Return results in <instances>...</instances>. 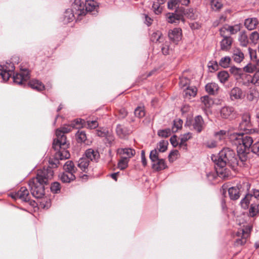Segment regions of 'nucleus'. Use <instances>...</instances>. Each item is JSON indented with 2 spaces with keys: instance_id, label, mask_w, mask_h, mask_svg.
<instances>
[{
  "instance_id": "nucleus-1",
  "label": "nucleus",
  "mask_w": 259,
  "mask_h": 259,
  "mask_svg": "<svg viewBox=\"0 0 259 259\" xmlns=\"http://www.w3.org/2000/svg\"><path fill=\"white\" fill-rule=\"evenodd\" d=\"M230 139L232 144L237 147V154L230 148H224L217 155L211 156L212 161L218 167L215 168L217 173L224 178L228 175L227 169L224 168L226 166L228 165L234 169L237 166H244L247 160V157L244 155L245 149L250 146L252 141L251 138L246 136L242 138L237 133L231 135Z\"/></svg>"
},
{
  "instance_id": "nucleus-2",
  "label": "nucleus",
  "mask_w": 259,
  "mask_h": 259,
  "mask_svg": "<svg viewBox=\"0 0 259 259\" xmlns=\"http://www.w3.org/2000/svg\"><path fill=\"white\" fill-rule=\"evenodd\" d=\"M74 128H75V124L71 123L69 125H65L56 130L52 143V148L56 152L53 158H50V176L53 175V171L50 169L57 167L60 164V160H65L70 158V154L67 150L70 144L67 141V138L65 134L69 133Z\"/></svg>"
},
{
  "instance_id": "nucleus-3",
  "label": "nucleus",
  "mask_w": 259,
  "mask_h": 259,
  "mask_svg": "<svg viewBox=\"0 0 259 259\" xmlns=\"http://www.w3.org/2000/svg\"><path fill=\"white\" fill-rule=\"evenodd\" d=\"M48 169L38 171L37 176L32 178L29 182V186L31 194L36 198H41L45 195V185L49 181Z\"/></svg>"
},
{
  "instance_id": "nucleus-4",
  "label": "nucleus",
  "mask_w": 259,
  "mask_h": 259,
  "mask_svg": "<svg viewBox=\"0 0 259 259\" xmlns=\"http://www.w3.org/2000/svg\"><path fill=\"white\" fill-rule=\"evenodd\" d=\"M72 7L75 10L78 19H81V16L87 13L92 15H96L98 14V6L97 3L94 0L87 1L85 4L81 0H74Z\"/></svg>"
},
{
  "instance_id": "nucleus-5",
  "label": "nucleus",
  "mask_w": 259,
  "mask_h": 259,
  "mask_svg": "<svg viewBox=\"0 0 259 259\" xmlns=\"http://www.w3.org/2000/svg\"><path fill=\"white\" fill-rule=\"evenodd\" d=\"M185 126L198 133H201L205 126L204 121L201 115L196 116L192 120H187Z\"/></svg>"
},
{
  "instance_id": "nucleus-6",
  "label": "nucleus",
  "mask_w": 259,
  "mask_h": 259,
  "mask_svg": "<svg viewBox=\"0 0 259 259\" xmlns=\"http://www.w3.org/2000/svg\"><path fill=\"white\" fill-rule=\"evenodd\" d=\"M239 128L241 130L245 132V134H251L255 132L254 129L251 128L250 117L249 113H245L242 115L241 121L239 123Z\"/></svg>"
},
{
  "instance_id": "nucleus-7",
  "label": "nucleus",
  "mask_w": 259,
  "mask_h": 259,
  "mask_svg": "<svg viewBox=\"0 0 259 259\" xmlns=\"http://www.w3.org/2000/svg\"><path fill=\"white\" fill-rule=\"evenodd\" d=\"M0 75L4 81H7L12 75L15 70V67L13 63H7L5 64L0 65Z\"/></svg>"
},
{
  "instance_id": "nucleus-8",
  "label": "nucleus",
  "mask_w": 259,
  "mask_h": 259,
  "mask_svg": "<svg viewBox=\"0 0 259 259\" xmlns=\"http://www.w3.org/2000/svg\"><path fill=\"white\" fill-rule=\"evenodd\" d=\"M247 186V183H243V184H238L235 187L230 188L228 189V193L230 199L233 200L238 199L244 191V187Z\"/></svg>"
},
{
  "instance_id": "nucleus-9",
  "label": "nucleus",
  "mask_w": 259,
  "mask_h": 259,
  "mask_svg": "<svg viewBox=\"0 0 259 259\" xmlns=\"http://www.w3.org/2000/svg\"><path fill=\"white\" fill-rule=\"evenodd\" d=\"M221 116L223 118L230 120L235 119L237 115V112L232 106H224L220 110Z\"/></svg>"
},
{
  "instance_id": "nucleus-10",
  "label": "nucleus",
  "mask_w": 259,
  "mask_h": 259,
  "mask_svg": "<svg viewBox=\"0 0 259 259\" xmlns=\"http://www.w3.org/2000/svg\"><path fill=\"white\" fill-rule=\"evenodd\" d=\"M75 18L77 20L80 19L77 18L78 17L76 14L75 10L73 8L72 5L71 8L67 9L65 10L61 19L62 22L66 24L73 21Z\"/></svg>"
},
{
  "instance_id": "nucleus-11",
  "label": "nucleus",
  "mask_w": 259,
  "mask_h": 259,
  "mask_svg": "<svg viewBox=\"0 0 259 259\" xmlns=\"http://www.w3.org/2000/svg\"><path fill=\"white\" fill-rule=\"evenodd\" d=\"M29 72L28 69H21L19 73L13 75V80L18 84H22L24 82L29 79Z\"/></svg>"
},
{
  "instance_id": "nucleus-12",
  "label": "nucleus",
  "mask_w": 259,
  "mask_h": 259,
  "mask_svg": "<svg viewBox=\"0 0 259 259\" xmlns=\"http://www.w3.org/2000/svg\"><path fill=\"white\" fill-rule=\"evenodd\" d=\"M11 196L14 199H20L25 202L29 201L30 199L28 190L24 187H21L18 192L12 193Z\"/></svg>"
},
{
  "instance_id": "nucleus-13",
  "label": "nucleus",
  "mask_w": 259,
  "mask_h": 259,
  "mask_svg": "<svg viewBox=\"0 0 259 259\" xmlns=\"http://www.w3.org/2000/svg\"><path fill=\"white\" fill-rule=\"evenodd\" d=\"M238 135L241 136L242 138H243L246 136L251 138L252 140L250 146L247 148V149H245L246 152L244 153L245 156L247 157V154L249 153V151H251L252 153L259 156V141L253 143V138L248 134H244V133H238Z\"/></svg>"
},
{
  "instance_id": "nucleus-14",
  "label": "nucleus",
  "mask_w": 259,
  "mask_h": 259,
  "mask_svg": "<svg viewBox=\"0 0 259 259\" xmlns=\"http://www.w3.org/2000/svg\"><path fill=\"white\" fill-rule=\"evenodd\" d=\"M182 13L180 9H178L175 10L174 13H168L166 14V20L169 23H175L177 24L180 22L181 20L183 22H184V19L182 18Z\"/></svg>"
},
{
  "instance_id": "nucleus-15",
  "label": "nucleus",
  "mask_w": 259,
  "mask_h": 259,
  "mask_svg": "<svg viewBox=\"0 0 259 259\" xmlns=\"http://www.w3.org/2000/svg\"><path fill=\"white\" fill-rule=\"evenodd\" d=\"M168 36L170 41L177 44L181 39L182 30L180 28H176L172 30H170Z\"/></svg>"
},
{
  "instance_id": "nucleus-16",
  "label": "nucleus",
  "mask_w": 259,
  "mask_h": 259,
  "mask_svg": "<svg viewBox=\"0 0 259 259\" xmlns=\"http://www.w3.org/2000/svg\"><path fill=\"white\" fill-rule=\"evenodd\" d=\"M230 97L231 100L242 99L244 97L242 90L238 87L233 88L230 92Z\"/></svg>"
},
{
  "instance_id": "nucleus-17",
  "label": "nucleus",
  "mask_w": 259,
  "mask_h": 259,
  "mask_svg": "<svg viewBox=\"0 0 259 259\" xmlns=\"http://www.w3.org/2000/svg\"><path fill=\"white\" fill-rule=\"evenodd\" d=\"M85 158H87L90 161L97 162L99 157L100 154L97 150H94L92 149H89L86 150L85 152Z\"/></svg>"
},
{
  "instance_id": "nucleus-18",
  "label": "nucleus",
  "mask_w": 259,
  "mask_h": 259,
  "mask_svg": "<svg viewBox=\"0 0 259 259\" xmlns=\"http://www.w3.org/2000/svg\"><path fill=\"white\" fill-rule=\"evenodd\" d=\"M258 23V19L256 18H247L244 21V25L245 27L249 30H252L255 29Z\"/></svg>"
},
{
  "instance_id": "nucleus-19",
  "label": "nucleus",
  "mask_w": 259,
  "mask_h": 259,
  "mask_svg": "<svg viewBox=\"0 0 259 259\" xmlns=\"http://www.w3.org/2000/svg\"><path fill=\"white\" fill-rule=\"evenodd\" d=\"M259 215V203L253 200L249 208L248 215L250 217L254 218Z\"/></svg>"
},
{
  "instance_id": "nucleus-20",
  "label": "nucleus",
  "mask_w": 259,
  "mask_h": 259,
  "mask_svg": "<svg viewBox=\"0 0 259 259\" xmlns=\"http://www.w3.org/2000/svg\"><path fill=\"white\" fill-rule=\"evenodd\" d=\"M152 166L156 171L163 170L167 167L165 160L162 158H160L158 160L153 162Z\"/></svg>"
},
{
  "instance_id": "nucleus-21",
  "label": "nucleus",
  "mask_w": 259,
  "mask_h": 259,
  "mask_svg": "<svg viewBox=\"0 0 259 259\" xmlns=\"http://www.w3.org/2000/svg\"><path fill=\"white\" fill-rule=\"evenodd\" d=\"M116 132L117 135L121 138H123L130 134V131L126 127L120 124L117 125Z\"/></svg>"
},
{
  "instance_id": "nucleus-22",
  "label": "nucleus",
  "mask_w": 259,
  "mask_h": 259,
  "mask_svg": "<svg viewBox=\"0 0 259 259\" xmlns=\"http://www.w3.org/2000/svg\"><path fill=\"white\" fill-rule=\"evenodd\" d=\"M65 172L74 175L76 171V168L72 160L66 161L63 165Z\"/></svg>"
},
{
  "instance_id": "nucleus-23",
  "label": "nucleus",
  "mask_w": 259,
  "mask_h": 259,
  "mask_svg": "<svg viewBox=\"0 0 259 259\" xmlns=\"http://www.w3.org/2000/svg\"><path fill=\"white\" fill-rule=\"evenodd\" d=\"M180 11L182 12V18L184 19V16H185L187 18H189L191 19H195V14L194 13V9L192 8H189L185 9L183 7H181L180 8Z\"/></svg>"
},
{
  "instance_id": "nucleus-24",
  "label": "nucleus",
  "mask_w": 259,
  "mask_h": 259,
  "mask_svg": "<svg viewBox=\"0 0 259 259\" xmlns=\"http://www.w3.org/2000/svg\"><path fill=\"white\" fill-rule=\"evenodd\" d=\"M219 86L215 82L208 83L205 85V90L209 95H214L219 90Z\"/></svg>"
},
{
  "instance_id": "nucleus-25",
  "label": "nucleus",
  "mask_w": 259,
  "mask_h": 259,
  "mask_svg": "<svg viewBox=\"0 0 259 259\" xmlns=\"http://www.w3.org/2000/svg\"><path fill=\"white\" fill-rule=\"evenodd\" d=\"M233 41L231 36L225 37L221 41V48L222 50H227L231 47Z\"/></svg>"
},
{
  "instance_id": "nucleus-26",
  "label": "nucleus",
  "mask_w": 259,
  "mask_h": 259,
  "mask_svg": "<svg viewBox=\"0 0 259 259\" xmlns=\"http://www.w3.org/2000/svg\"><path fill=\"white\" fill-rule=\"evenodd\" d=\"M251 200H252V195L248 193L246 194L244 197L240 202L241 207L244 209H247Z\"/></svg>"
},
{
  "instance_id": "nucleus-27",
  "label": "nucleus",
  "mask_w": 259,
  "mask_h": 259,
  "mask_svg": "<svg viewBox=\"0 0 259 259\" xmlns=\"http://www.w3.org/2000/svg\"><path fill=\"white\" fill-rule=\"evenodd\" d=\"M60 178L62 182L68 183L74 181L76 178L74 175L66 172H63Z\"/></svg>"
},
{
  "instance_id": "nucleus-28",
  "label": "nucleus",
  "mask_w": 259,
  "mask_h": 259,
  "mask_svg": "<svg viewBox=\"0 0 259 259\" xmlns=\"http://www.w3.org/2000/svg\"><path fill=\"white\" fill-rule=\"evenodd\" d=\"M89 162V160L87 158L83 156L82 157L79 158V160L78 161L77 166L82 171H85L86 169H87L88 167Z\"/></svg>"
},
{
  "instance_id": "nucleus-29",
  "label": "nucleus",
  "mask_w": 259,
  "mask_h": 259,
  "mask_svg": "<svg viewBox=\"0 0 259 259\" xmlns=\"http://www.w3.org/2000/svg\"><path fill=\"white\" fill-rule=\"evenodd\" d=\"M29 85L33 89L37 91H42L44 89V85L37 80H32L29 83Z\"/></svg>"
},
{
  "instance_id": "nucleus-30",
  "label": "nucleus",
  "mask_w": 259,
  "mask_h": 259,
  "mask_svg": "<svg viewBox=\"0 0 259 259\" xmlns=\"http://www.w3.org/2000/svg\"><path fill=\"white\" fill-rule=\"evenodd\" d=\"M244 58V54L240 50L237 49L234 51L233 54V59L235 62L237 63H240L243 60Z\"/></svg>"
},
{
  "instance_id": "nucleus-31",
  "label": "nucleus",
  "mask_w": 259,
  "mask_h": 259,
  "mask_svg": "<svg viewBox=\"0 0 259 259\" xmlns=\"http://www.w3.org/2000/svg\"><path fill=\"white\" fill-rule=\"evenodd\" d=\"M192 137V134L188 132L187 133H186L183 135H181V142L179 144V146L181 147H183L185 149H187V144L186 142L191 139Z\"/></svg>"
},
{
  "instance_id": "nucleus-32",
  "label": "nucleus",
  "mask_w": 259,
  "mask_h": 259,
  "mask_svg": "<svg viewBox=\"0 0 259 259\" xmlns=\"http://www.w3.org/2000/svg\"><path fill=\"white\" fill-rule=\"evenodd\" d=\"M76 140L78 143H84L87 140V135L83 131L78 130L75 134Z\"/></svg>"
},
{
  "instance_id": "nucleus-33",
  "label": "nucleus",
  "mask_w": 259,
  "mask_h": 259,
  "mask_svg": "<svg viewBox=\"0 0 259 259\" xmlns=\"http://www.w3.org/2000/svg\"><path fill=\"white\" fill-rule=\"evenodd\" d=\"M119 151H120V154L126 155L127 157H125L127 158L128 160L130 158L133 156L136 153L135 150L131 148H121L119 149Z\"/></svg>"
},
{
  "instance_id": "nucleus-34",
  "label": "nucleus",
  "mask_w": 259,
  "mask_h": 259,
  "mask_svg": "<svg viewBox=\"0 0 259 259\" xmlns=\"http://www.w3.org/2000/svg\"><path fill=\"white\" fill-rule=\"evenodd\" d=\"M238 40L241 46L243 47H246L249 43L248 36L244 32H242L240 33Z\"/></svg>"
},
{
  "instance_id": "nucleus-35",
  "label": "nucleus",
  "mask_w": 259,
  "mask_h": 259,
  "mask_svg": "<svg viewBox=\"0 0 259 259\" xmlns=\"http://www.w3.org/2000/svg\"><path fill=\"white\" fill-rule=\"evenodd\" d=\"M217 76L220 81L224 83L228 80L229 74L227 71L223 70L218 72Z\"/></svg>"
},
{
  "instance_id": "nucleus-36",
  "label": "nucleus",
  "mask_w": 259,
  "mask_h": 259,
  "mask_svg": "<svg viewBox=\"0 0 259 259\" xmlns=\"http://www.w3.org/2000/svg\"><path fill=\"white\" fill-rule=\"evenodd\" d=\"M226 27L225 29L227 31L230 32V35H233L236 34L238 32H239L240 30V27L239 25H235L233 26L231 25H225Z\"/></svg>"
},
{
  "instance_id": "nucleus-37",
  "label": "nucleus",
  "mask_w": 259,
  "mask_h": 259,
  "mask_svg": "<svg viewBox=\"0 0 259 259\" xmlns=\"http://www.w3.org/2000/svg\"><path fill=\"white\" fill-rule=\"evenodd\" d=\"M197 89L195 87L188 86L185 90L186 96L195 97L197 94Z\"/></svg>"
},
{
  "instance_id": "nucleus-38",
  "label": "nucleus",
  "mask_w": 259,
  "mask_h": 259,
  "mask_svg": "<svg viewBox=\"0 0 259 259\" xmlns=\"http://www.w3.org/2000/svg\"><path fill=\"white\" fill-rule=\"evenodd\" d=\"M243 72L244 71L247 73H253L254 72H255L257 70L256 63L255 64H248L243 67Z\"/></svg>"
},
{
  "instance_id": "nucleus-39",
  "label": "nucleus",
  "mask_w": 259,
  "mask_h": 259,
  "mask_svg": "<svg viewBox=\"0 0 259 259\" xmlns=\"http://www.w3.org/2000/svg\"><path fill=\"white\" fill-rule=\"evenodd\" d=\"M167 7L170 10H177L180 9L179 0H170L167 3Z\"/></svg>"
},
{
  "instance_id": "nucleus-40",
  "label": "nucleus",
  "mask_w": 259,
  "mask_h": 259,
  "mask_svg": "<svg viewBox=\"0 0 259 259\" xmlns=\"http://www.w3.org/2000/svg\"><path fill=\"white\" fill-rule=\"evenodd\" d=\"M258 93L255 90H250L247 94V99L250 101H256L258 97Z\"/></svg>"
},
{
  "instance_id": "nucleus-41",
  "label": "nucleus",
  "mask_w": 259,
  "mask_h": 259,
  "mask_svg": "<svg viewBox=\"0 0 259 259\" xmlns=\"http://www.w3.org/2000/svg\"><path fill=\"white\" fill-rule=\"evenodd\" d=\"M231 73L235 76H238L240 77L243 75V70L242 68H238L235 66H232L230 68Z\"/></svg>"
},
{
  "instance_id": "nucleus-42",
  "label": "nucleus",
  "mask_w": 259,
  "mask_h": 259,
  "mask_svg": "<svg viewBox=\"0 0 259 259\" xmlns=\"http://www.w3.org/2000/svg\"><path fill=\"white\" fill-rule=\"evenodd\" d=\"M171 132L170 128H165L163 130H159L157 132V135L161 138H167L171 135Z\"/></svg>"
},
{
  "instance_id": "nucleus-43",
  "label": "nucleus",
  "mask_w": 259,
  "mask_h": 259,
  "mask_svg": "<svg viewBox=\"0 0 259 259\" xmlns=\"http://www.w3.org/2000/svg\"><path fill=\"white\" fill-rule=\"evenodd\" d=\"M128 161L129 160L127 159V158L122 157V158L118 162V167L120 170H124L127 167Z\"/></svg>"
},
{
  "instance_id": "nucleus-44",
  "label": "nucleus",
  "mask_w": 259,
  "mask_h": 259,
  "mask_svg": "<svg viewBox=\"0 0 259 259\" xmlns=\"http://www.w3.org/2000/svg\"><path fill=\"white\" fill-rule=\"evenodd\" d=\"M231 61V58L229 56H226L221 58L219 62V65L223 68H227L229 67Z\"/></svg>"
},
{
  "instance_id": "nucleus-45",
  "label": "nucleus",
  "mask_w": 259,
  "mask_h": 259,
  "mask_svg": "<svg viewBox=\"0 0 259 259\" xmlns=\"http://www.w3.org/2000/svg\"><path fill=\"white\" fill-rule=\"evenodd\" d=\"M72 123H74L75 127L80 128L86 127L87 121L81 118H77L74 119Z\"/></svg>"
},
{
  "instance_id": "nucleus-46",
  "label": "nucleus",
  "mask_w": 259,
  "mask_h": 259,
  "mask_svg": "<svg viewBox=\"0 0 259 259\" xmlns=\"http://www.w3.org/2000/svg\"><path fill=\"white\" fill-rule=\"evenodd\" d=\"M259 39V33L257 31L252 32L249 35V40L250 42L255 45L257 43Z\"/></svg>"
},
{
  "instance_id": "nucleus-47",
  "label": "nucleus",
  "mask_w": 259,
  "mask_h": 259,
  "mask_svg": "<svg viewBox=\"0 0 259 259\" xmlns=\"http://www.w3.org/2000/svg\"><path fill=\"white\" fill-rule=\"evenodd\" d=\"M50 189L53 193H59L61 189L60 184L58 182H54L51 184Z\"/></svg>"
},
{
  "instance_id": "nucleus-48",
  "label": "nucleus",
  "mask_w": 259,
  "mask_h": 259,
  "mask_svg": "<svg viewBox=\"0 0 259 259\" xmlns=\"http://www.w3.org/2000/svg\"><path fill=\"white\" fill-rule=\"evenodd\" d=\"M134 114L136 117L141 118L143 117L145 115V112L143 107H137L134 111Z\"/></svg>"
},
{
  "instance_id": "nucleus-49",
  "label": "nucleus",
  "mask_w": 259,
  "mask_h": 259,
  "mask_svg": "<svg viewBox=\"0 0 259 259\" xmlns=\"http://www.w3.org/2000/svg\"><path fill=\"white\" fill-rule=\"evenodd\" d=\"M168 143L167 141L161 140L159 142L158 151L160 152H165L167 148Z\"/></svg>"
},
{
  "instance_id": "nucleus-50",
  "label": "nucleus",
  "mask_w": 259,
  "mask_h": 259,
  "mask_svg": "<svg viewBox=\"0 0 259 259\" xmlns=\"http://www.w3.org/2000/svg\"><path fill=\"white\" fill-rule=\"evenodd\" d=\"M180 82L179 85L180 87L182 88H184L187 87L188 86H190V79L186 77H180Z\"/></svg>"
},
{
  "instance_id": "nucleus-51",
  "label": "nucleus",
  "mask_w": 259,
  "mask_h": 259,
  "mask_svg": "<svg viewBox=\"0 0 259 259\" xmlns=\"http://www.w3.org/2000/svg\"><path fill=\"white\" fill-rule=\"evenodd\" d=\"M166 0H156V2H155L153 5V8L154 9V12L156 14L160 13L159 10V7L161 5L163 4Z\"/></svg>"
},
{
  "instance_id": "nucleus-52",
  "label": "nucleus",
  "mask_w": 259,
  "mask_h": 259,
  "mask_svg": "<svg viewBox=\"0 0 259 259\" xmlns=\"http://www.w3.org/2000/svg\"><path fill=\"white\" fill-rule=\"evenodd\" d=\"M241 234L244 237L241 239H237L236 243L237 244L243 245L246 242V238L249 235L247 231H245L244 229L242 230Z\"/></svg>"
},
{
  "instance_id": "nucleus-53",
  "label": "nucleus",
  "mask_w": 259,
  "mask_h": 259,
  "mask_svg": "<svg viewBox=\"0 0 259 259\" xmlns=\"http://www.w3.org/2000/svg\"><path fill=\"white\" fill-rule=\"evenodd\" d=\"M149 158L152 162L158 160L160 159L158 157V151L156 149H154L151 151Z\"/></svg>"
},
{
  "instance_id": "nucleus-54",
  "label": "nucleus",
  "mask_w": 259,
  "mask_h": 259,
  "mask_svg": "<svg viewBox=\"0 0 259 259\" xmlns=\"http://www.w3.org/2000/svg\"><path fill=\"white\" fill-rule=\"evenodd\" d=\"M201 101L206 107H209L213 103V101L208 96H204L201 98Z\"/></svg>"
},
{
  "instance_id": "nucleus-55",
  "label": "nucleus",
  "mask_w": 259,
  "mask_h": 259,
  "mask_svg": "<svg viewBox=\"0 0 259 259\" xmlns=\"http://www.w3.org/2000/svg\"><path fill=\"white\" fill-rule=\"evenodd\" d=\"M182 124L183 120L180 119L174 120V126L172 127L173 132H177L179 129L182 127Z\"/></svg>"
},
{
  "instance_id": "nucleus-56",
  "label": "nucleus",
  "mask_w": 259,
  "mask_h": 259,
  "mask_svg": "<svg viewBox=\"0 0 259 259\" xmlns=\"http://www.w3.org/2000/svg\"><path fill=\"white\" fill-rule=\"evenodd\" d=\"M251 78V82L256 86H259V70H257Z\"/></svg>"
},
{
  "instance_id": "nucleus-57",
  "label": "nucleus",
  "mask_w": 259,
  "mask_h": 259,
  "mask_svg": "<svg viewBox=\"0 0 259 259\" xmlns=\"http://www.w3.org/2000/svg\"><path fill=\"white\" fill-rule=\"evenodd\" d=\"M162 33L160 31H157L153 33L151 36V40L153 41L157 42V41H160Z\"/></svg>"
},
{
  "instance_id": "nucleus-58",
  "label": "nucleus",
  "mask_w": 259,
  "mask_h": 259,
  "mask_svg": "<svg viewBox=\"0 0 259 259\" xmlns=\"http://www.w3.org/2000/svg\"><path fill=\"white\" fill-rule=\"evenodd\" d=\"M98 123L97 121L94 120L92 121L88 120L86 123V127L90 129H94L98 127Z\"/></svg>"
},
{
  "instance_id": "nucleus-59",
  "label": "nucleus",
  "mask_w": 259,
  "mask_h": 259,
  "mask_svg": "<svg viewBox=\"0 0 259 259\" xmlns=\"http://www.w3.org/2000/svg\"><path fill=\"white\" fill-rule=\"evenodd\" d=\"M252 195V199H254L256 203H259V190L254 189L253 194H250Z\"/></svg>"
},
{
  "instance_id": "nucleus-60",
  "label": "nucleus",
  "mask_w": 259,
  "mask_h": 259,
  "mask_svg": "<svg viewBox=\"0 0 259 259\" xmlns=\"http://www.w3.org/2000/svg\"><path fill=\"white\" fill-rule=\"evenodd\" d=\"M170 142L174 147H176L180 144L177 141V137L176 135H173L171 137Z\"/></svg>"
},
{
  "instance_id": "nucleus-61",
  "label": "nucleus",
  "mask_w": 259,
  "mask_h": 259,
  "mask_svg": "<svg viewBox=\"0 0 259 259\" xmlns=\"http://www.w3.org/2000/svg\"><path fill=\"white\" fill-rule=\"evenodd\" d=\"M212 7H213V8L215 9L216 10H219L221 9L223 7L222 4L218 1L212 2Z\"/></svg>"
},
{
  "instance_id": "nucleus-62",
  "label": "nucleus",
  "mask_w": 259,
  "mask_h": 259,
  "mask_svg": "<svg viewBox=\"0 0 259 259\" xmlns=\"http://www.w3.org/2000/svg\"><path fill=\"white\" fill-rule=\"evenodd\" d=\"M141 156V161L142 163V165L144 166H146L147 165V160H146V158L145 157L144 150H142Z\"/></svg>"
},
{
  "instance_id": "nucleus-63",
  "label": "nucleus",
  "mask_w": 259,
  "mask_h": 259,
  "mask_svg": "<svg viewBox=\"0 0 259 259\" xmlns=\"http://www.w3.org/2000/svg\"><path fill=\"white\" fill-rule=\"evenodd\" d=\"M107 134V132L105 130L102 131V130H98L96 131V135L99 137H106Z\"/></svg>"
},
{
  "instance_id": "nucleus-64",
  "label": "nucleus",
  "mask_w": 259,
  "mask_h": 259,
  "mask_svg": "<svg viewBox=\"0 0 259 259\" xmlns=\"http://www.w3.org/2000/svg\"><path fill=\"white\" fill-rule=\"evenodd\" d=\"M144 17H145V23L147 25V26H150L151 24H152V22L153 21V20L150 18L147 15H144Z\"/></svg>"
}]
</instances>
